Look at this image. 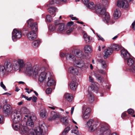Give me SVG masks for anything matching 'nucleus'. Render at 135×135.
Masks as SVG:
<instances>
[{"mask_svg":"<svg viewBox=\"0 0 135 135\" xmlns=\"http://www.w3.org/2000/svg\"><path fill=\"white\" fill-rule=\"evenodd\" d=\"M31 27L32 31L35 32L37 31V23L36 22L33 23L30 27Z\"/></svg>","mask_w":135,"mask_h":135,"instance_id":"58836bf2","label":"nucleus"},{"mask_svg":"<svg viewBox=\"0 0 135 135\" xmlns=\"http://www.w3.org/2000/svg\"><path fill=\"white\" fill-rule=\"evenodd\" d=\"M46 22H50L52 20V18L50 15H47L46 16Z\"/></svg>","mask_w":135,"mask_h":135,"instance_id":"de8ad7c7","label":"nucleus"},{"mask_svg":"<svg viewBox=\"0 0 135 135\" xmlns=\"http://www.w3.org/2000/svg\"><path fill=\"white\" fill-rule=\"evenodd\" d=\"M49 28L51 31H52L54 30H55V28L53 26H49Z\"/></svg>","mask_w":135,"mask_h":135,"instance_id":"e2e57ef3","label":"nucleus"},{"mask_svg":"<svg viewBox=\"0 0 135 135\" xmlns=\"http://www.w3.org/2000/svg\"><path fill=\"white\" fill-rule=\"evenodd\" d=\"M70 130V128L69 127H66L62 132V135H66Z\"/></svg>","mask_w":135,"mask_h":135,"instance_id":"c03bdc74","label":"nucleus"},{"mask_svg":"<svg viewBox=\"0 0 135 135\" xmlns=\"http://www.w3.org/2000/svg\"><path fill=\"white\" fill-rule=\"evenodd\" d=\"M113 47L115 50L117 51L120 49V46L117 44H115L113 46Z\"/></svg>","mask_w":135,"mask_h":135,"instance_id":"49530a36","label":"nucleus"},{"mask_svg":"<svg viewBox=\"0 0 135 135\" xmlns=\"http://www.w3.org/2000/svg\"><path fill=\"white\" fill-rule=\"evenodd\" d=\"M69 73L72 74L74 75H76L78 73V70L77 68L74 66L70 67L68 70Z\"/></svg>","mask_w":135,"mask_h":135,"instance_id":"a878e982","label":"nucleus"},{"mask_svg":"<svg viewBox=\"0 0 135 135\" xmlns=\"http://www.w3.org/2000/svg\"><path fill=\"white\" fill-rule=\"evenodd\" d=\"M46 93L47 94L51 93L52 92V89L51 88H47L46 91Z\"/></svg>","mask_w":135,"mask_h":135,"instance_id":"6e6d98bb","label":"nucleus"},{"mask_svg":"<svg viewBox=\"0 0 135 135\" xmlns=\"http://www.w3.org/2000/svg\"><path fill=\"white\" fill-rule=\"evenodd\" d=\"M73 24V22H68L67 24V25L68 26H71Z\"/></svg>","mask_w":135,"mask_h":135,"instance_id":"338daca9","label":"nucleus"},{"mask_svg":"<svg viewBox=\"0 0 135 135\" xmlns=\"http://www.w3.org/2000/svg\"><path fill=\"white\" fill-rule=\"evenodd\" d=\"M89 0H82L86 7L91 9H94L95 10V5L93 2H89Z\"/></svg>","mask_w":135,"mask_h":135,"instance_id":"a211bd4d","label":"nucleus"},{"mask_svg":"<svg viewBox=\"0 0 135 135\" xmlns=\"http://www.w3.org/2000/svg\"><path fill=\"white\" fill-rule=\"evenodd\" d=\"M74 27H72L69 30H68L67 31V33L68 34H70L73 31V30L74 29Z\"/></svg>","mask_w":135,"mask_h":135,"instance_id":"13d9d810","label":"nucleus"},{"mask_svg":"<svg viewBox=\"0 0 135 135\" xmlns=\"http://www.w3.org/2000/svg\"><path fill=\"white\" fill-rule=\"evenodd\" d=\"M27 36L28 38L30 40H33L37 37L36 33L33 31L29 32L27 34Z\"/></svg>","mask_w":135,"mask_h":135,"instance_id":"412c9836","label":"nucleus"},{"mask_svg":"<svg viewBox=\"0 0 135 135\" xmlns=\"http://www.w3.org/2000/svg\"><path fill=\"white\" fill-rule=\"evenodd\" d=\"M21 32L17 29H14L12 33V38L13 41H16L17 39H20L22 37Z\"/></svg>","mask_w":135,"mask_h":135,"instance_id":"9d476101","label":"nucleus"},{"mask_svg":"<svg viewBox=\"0 0 135 135\" xmlns=\"http://www.w3.org/2000/svg\"><path fill=\"white\" fill-rule=\"evenodd\" d=\"M22 97L25 98L26 99L29 101H30L32 99V97H30L28 98V97L24 95H22Z\"/></svg>","mask_w":135,"mask_h":135,"instance_id":"4d7b16f0","label":"nucleus"},{"mask_svg":"<svg viewBox=\"0 0 135 135\" xmlns=\"http://www.w3.org/2000/svg\"><path fill=\"white\" fill-rule=\"evenodd\" d=\"M97 35L98 37V40H101L102 41H104V39L100 36V35L97 34Z\"/></svg>","mask_w":135,"mask_h":135,"instance_id":"bf43d9fd","label":"nucleus"},{"mask_svg":"<svg viewBox=\"0 0 135 135\" xmlns=\"http://www.w3.org/2000/svg\"><path fill=\"white\" fill-rule=\"evenodd\" d=\"M127 112L129 114L131 115H132L134 113V110L132 109H128Z\"/></svg>","mask_w":135,"mask_h":135,"instance_id":"603ef678","label":"nucleus"},{"mask_svg":"<svg viewBox=\"0 0 135 135\" xmlns=\"http://www.w3.org/2000/svg\"><path fill=\"white\" fill-rule=\"evenodd\" d=\"M3 122V116L0 115V124H2Z\"/></svg>","mask_w":135,"mask_h":135,"instance_id":"052dcab7","label":"nucleus"},{"mask_svg":"<svg viewBox=\"0 0 135 135\" xmlns=\"http://www.w3.org/2000/svg\"><path fill=\"white\" fill-rule=\"evenodd\" d=\"M40 42L41 41L39 40L35 41L32 43V46L34 48H36L38 46Z\"/></svg>","mask_w":135,"mask_h":135,"instance_id":"e433bc0d","label":"nucleus"},{"mask_svg":"<svg viewBox=\"0 0 135 135\" xmlns=\"http://www.w3.org/2000/svg\"><path fill=\"white\" fill-rule=\"evenodd\" d=\"M73 64L75 66L79 68H81L84 66H86L85 65L84 62L83 61L80 60H76L75 61L73 62Z\"/></svg>","mask_w":135,"mask_h":135,"instance_id":"f3484780","label":"nucleus"},{"mask_svg":"<svg viewBox=\"0 0 135 135\" xmlns=\"http://www.w3.org/2000/svg\"><path fill=\"white\" fill-rule=\"evenodd\" d=\"M95 12L96 13L100 15L104 14L103 20L105 22L108 24H111L114 23V21L110 19L109 13L105 12V9L102 7L100 4L96 5L95 8Z\"/></svg>","mask_w":135,"mask_h":135,"instance_id":"f257e3e1","label":"nucleus"},{"mask_svg":"<svg viewBox=\"0 0 135 135\" xmlns=\"http://www.w3.org/2000/svg\"><path fill=\"white\" fill-rule=\"evenodd\" d=\"M37 99V98L35 96H34L33 97L32 100L34 102H36V100Z\"/></svg>","mask_w":135,"mask_h":135,"instance_id":"774afa93","label":"nucleus"},{"mask_svg":"<svg viewBox=\"0 0 135 135\" xmlns=\"http://www.w3.org/2000/svg\"><path fill=\"white\" fill-rule=\"evenodd\" d=\"M90 109L89 108L83 107L82 111L83 118L84 119H88L90 116Z\"/></svg>","mask_w":135,"mask_h":135,"instance_id":"ddd939ff","label":"nucleus"},{"mask_svg":"<svg viewBox=\"0 0 135 135\" xmlns=\"http://www.w3.org/2000/svg\"><path fill=\"white\" fill-rule=\"evenodd\" d=\"M114 17L115 19H118L120 16V12L118 9H116L114 13Z\"/></svg>","mask_w":135,"mask_h":135,"instance_id":"7c9ffc66","label":"nucleus"},{"mask_svg":"<svg viewBox=\"0 0 135 135\" xmlns=\"http://www.w3.org/2000/svg\"><path fill=\"white\" fill-rule=\"evenodd\" d=\"M59 2L57 0H51L50 1L49 4H47L48 7H50V5L55 4V3L58 4Z\"/></svg>","mask_w":135,"mask_h":135,"instance_id":"37998d69","label":"nucleus"},{"mask_svg":"<svg viewBox=\"0 0 135 135\" xmlns=\"http://www.w3.org/2000/svg\"><path fill=\"white\" fill-rule=\"evenodd\" d=\"M48 107L54 110L56 108V107L52 106L51 105H49L48 106Z\"/></svg>","mask_w":135,"mask_h":135,"instance_id":"0e129e2a","label":"nucleus"},{"mask_svg":"<svg viewBox=\"0 0 135 135\" xmlns=\"http://www.w3.org/2000/svg\"><path fill=\"white\" fill-rule=\"evenodd\" d=\"M96 73H98V74H99V73H100L103 74H105V71L104 70L102 69L98 70Z\"/></svg>","mask_w":135,"mask_h":135,"instance_id":"864d4df0","label":"nucleus"},{"mask_svg":"<svg viewBox=\"0 0 135 135\" xmlns=\"http://www.w3.org/2000/svg\"><path fill=\"white\" fill-rule=\"evenodd\" d=\"M40 117L41 118L44 119H45L47 116V113L46 110L44 109H42L40 112Z\"/></svg>","mask_w":135,"mask_h":135,"instance_id":"bb28decb","label":"nucleus"},{"mask_svg":"<svg viewBox=\"0 0 135 135\" xmlns=\"http://www.w3.org/2000/svg\"><path fill=\"white\" fill-rule=\"evenodd\" d=\"M83 38L85 41L86 43L89 44L91 40L90 37L84 32L83 33Z\"/></svg>","mask_w":135,"mask_h":135,"instance_id":"c85d7f7f","label":"nucleus"},{"mask_svg":"<svg viewBox=\"0 0 135 135\" xmlns=\"http://www.w3.org/2000/svg\"><path fill=\"white\" fill-rule=\"evenodd\" d=\"M132 28H133L134 30H135V20L132 23Z\"/></svg>","mask_w":135,"mask_h":135,"instance_id":"69168bd1","label":"nucleus"},{"mask_svg":"<svg viewBox=\"0 0 135 135\" xmlns=\"http://www.w3.org/2000/svg\"><path fill=\"white\" fill-rule=\"evenodd\" d=\"M87 125L89 129L91 132H93L96 129L97 126V124L92 119L89 120L87 122Z\"/></svg>","mask_w":135,"mask_h":135,"instance_id":"f8f14e48","label":"nucleus"},{"mask_svg":"<svg viewBox=\"0 0 135 135\" xmlns=\"http://www.w3.org/2000/svg\"><path fill=\"white\" fill-rule=\"evenodd\" d=\"M108 124H105L102 125L96 133V135H108L110 133Z\"/></svg>","mask_w":135,"mask_h":135,"instance_id":"39448f33","label":"nucleus"},{"mask_svg":"<svg viewBox=\"0 0 135 135\" xmlns=\"http://www.w3.org/2000/svg\"><path fill=\"white\" fill-rule=\"evenodd\" d=\"M59 117V114L58 113L54 112L52 111L50 117L49 119V121H52L56 119Z\"/></svg>","mask_w":135,"mask_h":135,"instance_id":"5701e85b","label":"nucleus"},{"mask_svg":"<svg viewBox=\"0 0 135 135\" xmlns=\"http://www.w3.org/2000/svg\"><path fill=\"white\" fill-rule=\"evenodd\" d=\"M57 9L54 7L50 8L48 9V12L52 15L54 14L55 16V12L57 11Z\"/></svg>","mask_w":135,"mask_h":135,"instance_id":"f704fd0d","label":"nucleus"},{"mask_svg":"<svg viewBox=\"0 0 135 135\" xmlns=\"http://www.w3.org/2000/svg\"><path fill=\"white\" fill-rule=\"evenodd\" d=\"M12 120L13 123H23L24 122L22 120V117L21 114L19 112L16 111L12 113L11 115Z\"/></svg>","mask_w":135,"mask_h":135,"instance_id":"423d86ee","label":"nucleus"},{"mask_svg":"<svg viewBox=\"0 0 135 135\" xmlns=\"http://www.w3.org/2000/svg\"><path fill=\"white\" fill-rule=\"evenodd\" d=\"M71 132L72 133H74L77 135L79 134V133L77 129H74L71 131Z\"/></svg>","mask_w":135,"mask_h":135,"instance_id":"8fccbe9b","label":"nucleus"},{"mask_svg":"<svg viewBox=\"0 0 135 135\" xmlns=\"http://www.w3.org/2000/svg\"><path fill=\"white\" fill-rule=\"evenodd\" d=\"M98 4H100L101 7L105 9L104 8L107 6L108 4V2L107 0H102V4L103 6H102V5L100 3H98L96 5Z\"/></svg>","mask_w":135,"mask_h":135,"instance_id":"4c0bfd02","label":"nucleus"},{"mask_svg":"<svg viewBox=\"0 0 135 135\" xmlns=\"http://www.w3.org/2000/svg\"><path fill=\"white\" fill-rule=\"evenodd\" d=\"M47 130V127L43 122L39 123L38 127H36L34 130L30 129L29 131L28 135H45Z\"/></svg>","mask_w":135,"mask_h":135,"instance_id":"f03ea898","label":"nucleus"},{"mask_svg":"<svg viewBox=\"0 0 135 135\" xmlns=\"http://www.w3.org/2000/svg\"><path fill=\"white\" fill-rule=\"evenodd\" d=\"M127 60V63L129 66H132L134 65L135 62H134L133 59L130 57Z\"/></svg>","mask_w":135,"mask_h":135,"instance_id":"c9c22d12","label":"nucleus"},{"mask_svg":"<svg viewBox=\"0 0 135 135\" xmlns=\"http://www.w3.org/2000/svg\"><path fill=\"white\" fill-rule=\"evenodd\" d=\"M55 23L56 28H57V31L59 32L62 33L66 30L65 25L64 23H59L58 20H56L55 21Z\"/></svg>","mask_w":135,"mask_h":135,"instance_id":"9b49d317","label":"nucleus"},{"mask_svg":"<svg viewBox=\"0 0 135 135\" xmlns=\"http://www.w3.org/2000/svg\"><path fill=\"white\" fill-rule=\"evenodd\" d=\"M94 75L98 81L99 82L102 83L104 81L103 78L101 77L100 75L98 74V73L94 72Z\"/></svg>","mask_w":135,"mask_h":135,"instance_id":"c756f323","label":"nucleus"},{"mask_svg":"<svg viewBox=\"0 0 135 135\" xmlns=\"http://www.w3.org/2000/svg\"><path fill=\"white\" fill-rule=\"evenodd\" d=\"M91 48L89 45H86L84 48V50L86 52H90L91 51Z\"/></svg>","mask_w":135,"mask_h":135,"instance_id":"79ce46f5","label":"nucleus"},{"mask_svg":"<svg viewBox=\"0 0 135 135\" xmlns=\"http://www.w3.org/2000/svg\"><path fill=\"white\" fill-rule=\"evenodd\" d=\"M117 6L119 7H122L123 8H127L129 6L128 2L126 0L118 1Z\"/></svg>","mask_w":135,"mask_h":135,"instance_id":"2eb2a0df","label":"nucleus"},{"mask_svg":"<svg viewBox=\"0 0 135 135\" xmlns=\"http://www.w3.org/2000/svg\"><path fill=\"white\" fill-rule=\"evenodd\" d=\"M89 81L91 83H93L94 82L93 78L90 76H89Z\"/></svg>","mask_w":135,"mask_h":135,"instance_id":"680f3d73","label":"nucleus"},{"mask_svg":"<svg viewBox=\"0 0 135 135\" xmlns=\"http://www.w3.org/2000/svg\"><path fill=\"white\" fill-rule=\"evenodd\" d=\"M113 52V49L111 48H108L106 49L104 52V57L105 58H107L109 55L111 54Z\"/></svg>","mask_w":135,"mask_h":135,"instance_id":"b1692460","label":"nucleus"},{"mask_svg":"<svg viewBox=\"0 0 135 135\" xmlns=\"http://www.w3.org/2000/svg\"><path fill=\"white\" fill-rule=\"evenodd\" d=\"M25 71L26 73H28L30 76H34V73L35 71V69L37 66L35 67L34 69L32 65L30 62H27L25 64Z\"/></svg>","mask_w":135,"mask_h":135,"instance_id":"6e6552de","label":"nucleus"},{"mask_svg":"<svg viewBox=\"0 0 135 135\" xmlns=\"http://www.w3.org/2000/svg\"><path fill=\"white\" fill-rule=\"evenodd\" d=\"M13 70L15 71L14 66L13 65V61L12 63L10 61L6 62L4 65H0V75H7Z\"/></svg>","mask_w":135,"mask_h":135,"instance_id":"7ed1b4c3","label":"nucleus"},{"mask_svg":"<svg viewBox=\"0 0 135 135\" xmlns=\"http://www.w3.org/2000/svg\"><path fill=\"white\" fill-rule=\"evenodd\" d=\"M76 56L79 58H81L84 55L83 52L81 50H76L75 53Z\"/></svg>","mask_w":135,"mask_h":135,"instance_id":"72a5a7b5","label":"nucleus"},{"mask_svg":"<svg viewBox=\"0 0 135 135\" xmlns=\"http://www.w3.org/2000/svg\"><path fill=\"white\" fill-rule=\"evenodd\" d=\"M64 97L69 102H71L73 99V97L71 95L68 93H66L65 94Z\"/></svg>","mask_w":135,"mask_h":135,"instance_id":"473e14b6","label":"nucleus"},{"mask_svg":"<svg viewBox=\"0 0 135 135\" xmlns=\"http://www.w3.org/2000/svg\"><path fill=\"white\" fill-rule=\"evenodd\" d=\"M74 79L69 84V86L71 90H75L77 88V83L76 78H74Z\"/></svg>","mask_w":135,"mask_h":135,"instance_id":"4be33fe9","label":"nucleus"},{"mask_svg":"<svg viewBox=\"0 0 135 135\" xmlns=\"http://www.w3.org/2000/svg\"><path fill=\"white\" fill-rule=\"evenodd\" d=\"M25 117L26 118L24 117V119H27V120L26 122V124L27 126L31 127L34 126V123H33V120L32 119V117H28V115H25Z\"/></svg>","mask_w":135,"mask_h":135,"instance_id":"dca6fc26","label":"nucleus"},{"mask_svg":"<svg viewBox=\"0 0 135 135\" xmlns=\"http://www.w3.org/2000/svg\"><path fill=\"white\" fill-rule=\"evenodd\" d=\"M97 89V87H95V86L93 85H91V86H90L89 88V89H90L91 90H96Z\"/></svg>","mask_w":135,"mask_h":135,"instance_id":"5fc2aeb1","label":"nucleus"},{"mask_svg":"<svg viewBox=\"0 0 135 135\" xmlns=\"http://www.w3.org/2000/svg\"><path fill=\"white\" fill-rule=\"evenodd\" d=\"M99 63L100 64L101 67L104 69H105L107 67V65L105 61L101 59L98 60Z\"/></svg>","mask_w":135,"mask_h":135,"instance_id":"2f4dec72","label":"nucleus"},{"mask_svg":"<svg viewBox=\"0 0 135 135\" xmlns=\"http://www.w3.org/2000/svg\"><path fill=\"white\" fill-rule=\"evenodd\" d=\"M28 24V27H31V25L33 23V20L32 19H29L27 21Z\"/></svg>","mask_w":135,"mask_h":135,"instance_id":"09e8293b","label":"nucleus"},{"mask_svg":"<svg viewBox=\"0 0 135 135\" xmlns=\"http://www.w3.org/2000/svg\"><path fill=\"white\" fill-rule=\"evenodd\" d=\"M0 86L5 91L7 90L6 87L3 83L2 81H1L0 83Z\"/></svg>","mask_w":135,"mask_h":135,"instance_id":"3c124183","label":"nucleus"},{"mask_svg":"<svg viewBox=\"0 0 135 135\" xmlns=\"http://www.w3.org/2000/svg\"><path fill=\"white\" fill-rule=\"evenodd\" d=\"M121 52L122 56L124 60H127L130 57V55L126 49H123L121 50Z\"/></svg>","mask_w":135,"mask_h":135,"instance_id":"6ab92c4d","label":"nucleus"},{"mask_svg":"<svg viewBox=\"0 0 135 135\" xmlns=\"http://www.w3.org/2000/svg\"><path fill=\"white\" fill-rule=\"evenodd\" d=\"M12 107L9 104H5L3 108V110L4 113L7 115L9 114L11 112Z\"/></svg>","mask_w":135,"mask_h":135,"instance_id":"aec40b11","label":"nucleus"},{"mask_svg":"<svg viewBox=\"0 0 135 135\" xmlns=\"http://www.w3.org/2000/svg\"><path fill=\"white\" fill-rule=\"evenodd\" d=\"M24 123L21 124V128H20V132L23 135H28L29 133V131L30 129H29L28 127L24 125Z\"/></svg>","mask_w":135,"mask_h":135,"instance_id":"4468645a","label":"nucleus"},{"mask_svg":"<svg viewBox=\"0 0 135 135\" xmlns=\"http://www.w3.org/2000/svg\"><path fill=\"white\" fill-rule=\"evenodd\" d=\"M13 65L15 71L20 70V68H23L25 65L24 62L23 60L19 59L17 60H13Z\"/></svg>","mask_w":135,"mask_h":135,"instance_id":"0eeeda50","label":"nucleus"},{"mask_svg":"<svg viewBox=\"0 0 135 135\" xmlns=\"http://www.w3.org/2000/svg\"><path fill=\"white\" fill-rule=\"evenodd\" d=\"M89 101L90 103H92L94 101V97L93 95L91 93H89L88 95Z\"/></svg>","mask_w":135,"mask_h":135,"instance_id":"a19ab883","label":"nucleus"},{"mask_svg":"<svg viewBox=\"0 0 135 135\" xmlns=\"http://www.w3.org/2000/svg\"><path fill=\"white\" fill-rule=\"evenodd\" d=\"M45 68L44 67L38 68L36 67L35 69V71L34 73V78H36L39 74L38 79L40 82H42L45 79H46V76L47 72L45 73Z\"/></svg>","mask_w":135,"mask_h":135,"instance_id":"20e7f679","label":"nucleus"},{"mask_svg":"<svg viewBox=\"0 0 135 135\" xmlns=\"http://www.w3.org/2000/svg\"><path fill=\"white\" fill-rule=\"evenodd\" d=\"M66 59L68 60H70L74 62L76 60L75 56L72 54L70 53H67L66 54Z\"/></svg>","mask_w":135,"mask_h":135,"instance_id":"393cba45","label":"nucleus"},{"mask_svg":"<svg viewBox=\"0 0 135 135\" xmlns=\"http://www.w3.org/2000/svg\"><path fill=\"white\" fill-rule=\"evenodd\" d=\"M21 114H27L29 113V111L26 108L23 107L21 109Z\"/></svg>","mask_w":135,"mask_h":135,"instance_id":"ea45409f","label":"nucleus"},{"mask_svg":"<svg viewBox=\"0 0 135 135\" xmlns=\"http://www.w3.org/2000/svg\"><path fill=\"white\" fill-rule=\"evenodd\" d=\"M61 121L65 124H67L68 120L66 117L63 118L61 119Z\"/></svg>","mask_w":135,"mask_h":135,"instance_id":"a18cd8bd","label":"nucleus"},{"mask_svg":"<svg viewBox=\"0 0 135 135\" xmlns=\"http://www.w3.org/2000/svg\"><path fill=\"white\" fill-rule=\"evenodd\" d=\"M46 76V78H47V80H46L47 85L48 86H55L56 85V83L53 78L52 74L50 72H47Z\"/></svg>","mask_w":135,"mask_h":135,"instance_id":"1a4fd4ad","label":"nucleus"},{"mask_svg":"<svg viewBox=\"0 0 135 135\" xmlns=\"http://www.w3.org/2000/svg\"><path fill=\"white\" fill-rule=\"evenodd\" d=\"M12 127L13 129L16 131H18L19 130L20 131V128H21V123H14L12 124Z\"/></svg>","mask_w":135,"mask_h":135,"instance_id":"cd10ccee","label":"nucleus"}]
</instances>
